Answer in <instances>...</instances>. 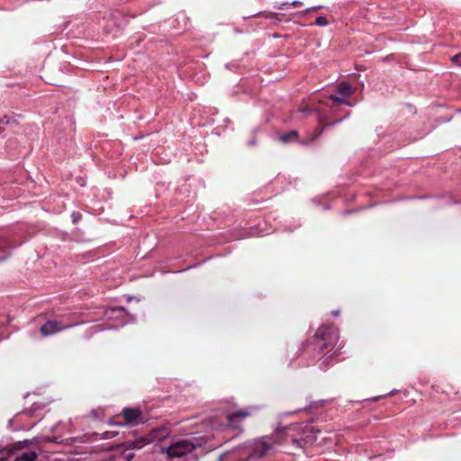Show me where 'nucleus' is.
Returning a JSON list of instances; mask_svg holds the SVG:
<instances>
[{"instance_id":"423d86ee","label":"nucleus","mask_w":461,"mask_h":461,"mask_svg":"<svg viewBox=\"0 0 461 461\" xmlns=\"http://www.w3.org/2000/svg\"><path fill=\"white\" fill-rule=\"evenodd\" d=\"M122 416L126 424L137 425L143 422L141 411L139 409L125 408L122 411Z\"/></svg>"},{"instance_id":"cd10ccee","label":"nucleus","mask_w":461,"mask_h":461,"mask_svg":"<svg viewBox=\"0 0 461 461\" xmlns=\"http://www.w3.org/2000/svg\"><path fill=\"white\" fill-rule=\"evenodd\" d=\"M306 346H307V345L303 344V345H302V348L299 349V351H303V350L305 349V347H306Z\"/></svg>"},{"instance_id":"f257e3e1","label":"nucleus","mask_w":461,"mask_h":461,"mask_svg":"<svg viewBox=\"0 0 461 461\" xmlns=\"http://www.w3.org/2000/svg\"><path fill=\"white\" fill-rule=\"evenodd\" d=\"M321 430L312 424H292L270 436H265L247 442L242 450L248 456L244 461H258L267 457L278 451L279 447L291 444L296 447H303V443H312Z\"/></svg>"},{"instance_id":"9b49d317","label":"nucleus","mask_w":461,"mask_h":461,"mask_svg":"<svg viewBox=\"0 0 461 461\" xmlns=\"http://www.w3.org/2000/svg\"><path fill=\"white\" fill-rule=\"evenodd\" d=\"M277 15L278 14L273 12H262L257 14V16H263L267 19H275Z\"/></svg>"},{"instance_id":"4be33fe9","label":"nucleus","mask_w":461,"mask_h":461,"mask_svg":"<svg viewBox=\"0 0 461 461\" xmlns=\"http://www.w3.org/2000/svg\"><path fill=\"white\" fill-rule=\"evenodd\" d=\"M323 402H323V401H321V402H316V403H314V404H310V405H309V408H310V409H312V408H315V407H317L318 405H321H321L323 404Z\"/></svg>"},{"instance_id":"dca6fc26","label":"nucleus","mask_w":461,"mask_h":461,"mask_svg":"<svg viewBox=\"0 0 461 461\" xmlns=\"http://www.w3.org/2000/svg\"><path fill=\"white\" fill-rule=\"evenodd\" d=\"M157 433H160L159 436H155V438L157 439H161L162 438H164L166 436V434H167V431L166 429H163L161 430H158L156 431Z\"/></svg>"},{"instance_id":"f8f14e48","label":"nucleus","mask_w":461,"mask_h":461,"mask_svg":"<svg viewBox=\"0 0 461 461\" xmlns=\"http://www.w3.org/2000/svg\"><path fill=\"white\" fill-rule=\"evenodd\" d=\"M328 21L324 16H318L315 20L314 24L318 26H326L328 25Z\"/></svg>"},{"instance_id":"4468645a","label":"nucleus","mask_w":461,"mask_h":461,"mask_svg":"<svg viewBox=\"0 0 461 461\" xmlns=\"http://www.w3.org/2000/svg\"><path fill=\"white\" fill-rule=\"evenodd\" d=\"M451 61L457 67L461 68V52L451 57Z\"/></svg>"},{"instance_id":"f03ea898","label":"nucleus","mask_w":461,"mask_h":461,"mask_svg":"<svg viewBox=\"0 0 461 461\" xmlns=\"http://www.w3.org/2000/svg\"><path fill=\"white\" fill-rule=\"evenodd\" d=\"M206 442L204 437L177 439L167 447H163L162 450L169 458L185 457V461H197L199 459L197 450L202 448Z\"/></svg>"},{"instance_id":"c85d7f7f","label":"nucleus","mask_w":461,"mask_h":461,"mask_svg":"<svg viewBox=\"0 0 461 461\" xmlns=\"http://www.w3.org/2000/svg\"><path fill=\"white\" fill-rule=\"evenodd\" d=\"M74 317H75V314H74V313H73V314H69V315L68 316V319L71 320V319H73Z\"/></svg>"},{"instance_id":"5701e85b","label":"nucleus","mask_w":461,"mask_h":461,"mask_svg":"<svg viewBox=\"0 0 461 461\" xmlns=\"http://www.w3.org/2000/svg\"><path fill=\"white\" fill-rule=\"evenodd\" d=\"M112 311L113 312H124V308L123 307L113 308Z\"/></svg>"},{"instance_id":"2eb2a0df","label":"nucleus","mask_w":461,"mask_h":461,"mask_svg":"<svg viewBox=\"0 0 461 461\" xmlns=\"http://www.w3.org/2000/svg\"><path fill=\"white\" fill-rule=\"evenodd\" d=\"M342 120H343V119H339V120H337V121H334V122H330V123H328V124L324 125V126L321 128V130L319 131V133L317 134V136H315V138H317L319 135H321V132H322L323 129H324L326 126H332V125H335V124H337V123L340 122Z\"/></svg>"},{"instance_id":"393cba45","label":"nucleus","mask_w":461,"mask_h":461,"mask_svg":"<svg viewBox=\"0 0 461 461\" xmlns=\"http://www.w3.org/2000/svg\"><path fill=\"white\" fill-rule=\"evenodd\" d=\"M331 315L334 316V317H337L339 315V310H334L331 312Z\"/></svg>"},{"instance_id":"a211bd4d","label":"nucleus","mask_w":461,"mask_h":461,"mask_svg":"<svg viewBox=\"0 0 461 461\" xmlns=\"http://www.w3.org/2000/svg\"><path fill=\"white\" fill-rule=\"evenodd\" d=\"M32 411H23L22 413L17 414V415L15 416V419H19V418H21V417H22V416H23V415L31 416V415H32Z\"/></svg>"},{"instance_id":"7ed1b4c3","label":"nucleus","mask_w":461,"mask_h":461,"mask_svg":"<svg viewBox=\"0 0 461 461\" xmlns=\"http://www.w3.org/2000/svg\"><path fill=\"white\" fill-rule=\"evenodd\" d=\"M339 332L332 324L321 326L315 333L314 341L319 354L328 356L326 359L336 356L339 348H337Z\"/></svg>"},{"instance_id":"20e7f679","label":"nucleus","mask_w":461,"mask_h":461,"mask_svg":"<svg viewBox=\"0 0 461 461\" xmlns=\"http://www.w3.org/2000/svg\"><path fill=\"white\" fill-rule=\"evenodd\" d=\"M77 324V321L65 322L64 317L60 320H49L41 327L40 332L43 337H49Z\"/></svg>"},{"instance_id":"f3484780","label":"nucleus","mask_w":461,"mask_h":461,"mask_svg":"<svg viewBox=\"0 0 461 461\" xmlns=\"http://www.w3.org/2000/svg\"><path fill=\"white\" fill-rule=\"evenodd\" d=\"M303 5V2H301L299 0H294L292 3H290V6H292V7H301Z\"/></svg>"},{"instance_id":"a878e982","label":"nucleus","mask_w":461,"mask_h":461,"mask_svg":"<svg viewBox=\"0 0 461 461\" xmlns=\"http://www.w3.org/2000/svg\"><path fill=\"white\" fill-rule=\"evenodd\" d=\"M248 145H249V146H254V145H256V140H255V139H253V140H249V141L248 142Z\"/></svg>"},{"instance_id":"6ab92c4d","label":"nucleus","mask_w":461,"mask_h":461,"mask_svg":"<svg viewBox=\"0 0 461 461\" xmlns=\"http://www.w3.org/2000/svg\"><path fill=\"white\" fill-rule=\"evenodd\" d=\"M27 444H28V441L24 440V441H19L15 445H17L19 448H23L25 446H27Z\"/></svg>"},{"instance_id":"aec40b11","label":"nucleus","mask_w":461,"mask_h":461,"mask_svg":"<svg viewBox=\"0 0 461 461\" xmlns=\"http://www.w3.org/2000/svg\"><path fill=\"white\" fill-rule=\"evenodd\" d=\"M288 6H290V3H283L281 4L279 6H277V8L279 10H285V8H287Z\"/></svg>"},{"instance_id":"39448f33","label":"nucleus","mask_w":461,"mask_h":461,"mask_svg":"<svg viewBox=\"0 0 461 461\" xmlns=\"http://www.w3.org/2000/svg\"><path fill=\"white\" fill-rule=\"evenodd\" d=\"M353 94V88L348 82H341L335 94H331L328 96V99L337 104H348L347 99Z\"/></svg>"},{"instance_id":"1a4fd4ad","label":"nucleus","mask_w":461,"mask_h":461,"mask_svg":"<svg viewBox=\"0 0 461 461\" xmlns=\"http://www.w3.org/2000/svg\"><path fill=\"white\" fill-rule=\"evenodd\" d=\"M37 454L34 451H28L16 456L14 461H35ZM0 461H8V458L5 456L4 452L0 454Z\"/></svg>"},{"instance_id":"b1692460","label":"nucleus","mask_w":461,"mask_h":461,"mask_svg":"<svg viewBox=\"0 0 461 461\" xmlns=\"http://www.w3.org/2000/svg\"><path fill=\"white\" fill-rule=\"evenodd\" d=\"M299 112L302 113H310V110L308 108H302V109H299Z\"/></svg>"},{"instance_id":"9d476101","label":"nucleus","mask_w":461,"mask_h":461,"mask_svg":"<svg viewBox=\"0 0 461 461\" xmlns=\"http://www.w3.org/2000/svg\"><path fill=\"white\" fill-rule=\"evenodd\" d=\"M297 137H298V132H297V131L294 130V131H290L281 135L279 137V140L283 143H288V142L296 140Z\"/></svg>"},{"instance_id":"6e6552de","label":"nucleus","mask_w":461,"mask_h":461,"mask_svg":"<svg viewBox=\"0 0 461 461\" xmlns=\"http://www.w3.org/2000/svg\"><path fill=\"white\" fill-rule=\"evenodd\" d=\"M249 415V413L245 411H236L233 413H230L227 416L228 425L234 429H238L239 428V426L237 425L238 420L240 419H244V418L248 417Z\"/></svg>"},{"instance_id":"ddd939ff","label":"nucleus","mask_w":461,"mask_h":461,"mask_svg":"<svg viewBox=\"0 0 461 461\" xmlns=\"http://www.w3.org/2000/svg\"><path fill=\"white\" fill-rule=\"evenodd\" d=\"M322 7H323L322 5H316V6L309 7V8H306L305 10L302 11L300 13V14L303 15V14H309L311 12H316L318 10L322 9Z\"/></svg>"},{"instance_id":"412c9836","label":"nucleus","mask_w":461,"mask_h":461,"mask_svg":"<svg viewBox=\"0 0 461 461\" xmlns=\"http://www.w3.org/2000/svg\"><path fill=\"white\" fill-rule=\"evenodd\" d=\"M72 217H73V221H74V222H77V221L80 219V214H79V213L73 212V213H72Z\"/></svg>"},{"instance_id":"0eeeda50","label":"nucleus","mask_w":461,"mask_h":461,"mask_svg":"<svg viewBox=\"0 0 461 461\" xmlns=\"http://www.w3.org/2000/svg\"><path fill=\"white\" fill-rule=\"evenodd\" d=\"M22 243L23 241L14 244L9 238L0 236V262L8 258L12 248L20 246Z\"/></svg>"},{"instance_id":"bb28decb","label":"nucleus","mask_w":461,"mask_h":461,"mask_svg":"<svg viewBox=\"0 0 461 461\" xmlns=\"http://www.w3.org/2000/svg\"><path fill=\"white\" fill-rule=\"evenodd\" d=\"M14 422V419H10L8 421L9 427H13Z\"/></svg>"}]
</instances>
